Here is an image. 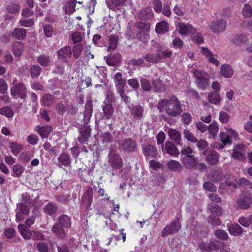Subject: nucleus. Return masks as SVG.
Masks as SVG:
<instances>
[{"mask_svg": "<svg viewBox=\"0 0 252 252\" xmlns=\"http://www.w3.org/2000/svg\"><path fill=\"white\" fill-rule=\"evenodd\" d=\"M215 236L220 239L225 240L228 237V235L226 232L222 230H218L215 232Z\"/></svg>", "mask_w": 252, "mask_h": 252, "instance_id": "55", "label": "nucleus"}, {"mask_svg": "<svg viewBox=\"0 0 252 252\" xmlns=\"http://www.w3.org/2000/svg\"><path fill=\"white\" fill-rule=\"evenodd\" d=\"M158 109L160 112H165L170 117H176L182 112L180 101L175 97L169 99H162L158 103Z\"/></svg>", "mask_w": 252, "mask_h": 252, "instance_id": "1", "label": "nucleus"}, {"mask_svg": "<svg viewBox=\"0 0 252 252\" xmlns=\"http://www.w3.org/2000/svg\"><path fill=\"white\" fill-rule=\"evenodd\" d=\"M113 79L115 83L117 92H121L125 85V82L123 80L122 74L120 72L116 73L113 76Z\"/></svg>", "mask_w": 252, "mask_h": 252, "instance_id": "10", "label": "nucleus"}, {"mask_svg": "<svg viewBox=\"0 0 252 252\" xmlns=\"http://www.w3.org/2000/svg\"><path fill=\"white\" fill-rule=\"evenodd\" d=\"M109 163L111 166L116 168H120L122 164L120 157L117 154L110 157Z\"/></svg>", "mask_w": 252, "mask_h": 252, "instance_id": "20", "label": "nucleus"}, {"mask_svg": "<svg viewBox=\"0 0 252 252\" xmlns=\"http://www.w3.org/2000/svg\"><path fill=\"white\" fill-rule=\"evenodd\" d=\"M37 248L40 252H48V247L46 243L39 242L37 245Z\"/></svg>", "mask_w": 252, "mask_h": 252, "instance_id": "64", "label": "nucleus"}, {"mask_svg": "<svg viewBox=\"0 0 252 252\" xmlns=\"http://www.w3.org/2000/svg\"><path fill=\"white\" fill-rule=\"evenodd\" d=\"M57 209V206L55 204L49 203L45 206L44 212L46 214L52 215L56 212Z\"/></svg>", "mask_w": 252, "mask_h": 252, "instance_id": "37", "label": "nucleus"}, {"mask_svg": "<svg viewBox=\"0 0 252 252\" xmlns=\"http://www.w3.org/2000/svg\"><path fill=\"white\" fill-rule=\"evenodd\" d=\"M220 71L221 75L225 77H230L233 73L231 66L228 64L222 65L221 67Z\"/></svg>", "mask_w": 252, "mask_h": 252, "instance_id": "29", "label": "nucleus"}, {"mask_svg": "<svg viewBox=\"0 0 252 252\" xmlns=\"http://www.w3.org/2000/svg\"><path fill=\"white\" fill-rule=\"evenodd\" d=\"M203 188L210 192H215L216 190V187L210 182H205L203 185Z\"/></svg>", "mask_w": 252, "mask_h": 252, "instance_id": "61", "label": "nucleus"}, {"mask_svg": "<svg viewBox=\"0 0 252 252\" xmlns=\"http://www.w3.org/2000/svg\"><path fill=\"white\" fill-rule=\"evenodd\" d=\"M152 82L155 90L156 91H160L162 86L161 80L158 79V78H156L155 79H153Z\"/></svg>", "mask_w": 252, "mask_h": 252, "instance_id": "57", "label": "nucleus"}, {"mask_svg": "<svg viewBox=\"0 0 252 252\" xmlns=\"http://www.w3.org/2000/svg\"><path fill=\"white\" fill-rule=\"evenodd\" d=\"M219 129V126L216 121H213L208 127V132L210 138L213 139L217 136Z\"/></svg>", "mask_w": 252, "mask_h": 252, "instance_id": "14", "label": "nucleus"}, {"mask_svg": "<svg viewBox=\"0 0 252 252\" xmlns=\"http://www.w3.org/2000/svg\"><path fill=\"white\" fill-rule=\"evenodd\" d=\"M146 156L154 157L157 155L156 149L152 145H148L143 148Z\"/></svg>", "mask_w": 252, "mask_h": 252, "instance_id": "33", "label": "nucleus"}, {"mask_svg": "<svg viewBox=\"0 0 252 252\" xmlns=\"http://www.w3.org/2000/svg\"><path fill=\"white\" fill-rule=\"evenodd\" d=\"M58 160L61 165L64 166H68L71 163L70 158L68 155L66 153L61 154L58 158Z\"/></svg>", "mask_w": 252, "mask_h": 252, "instance_id": "21", "label": "nucleus"}, {"mask_svg": "<svg viewBox=\"0 0 252 252\" xmlns=\"http://www.w3.org/2000/svg\"><path fill=\"white\" fill-rule=\"evenodd\" d=\"M191 38L194 41L198 43H202L203 42V38L201 36V34L196 32V30H195V32L194 33L191 34Z\"/></svg>", "mask_w": 252, "mask_h": 252, "instance_id": "51", "label": "nucleus"}, {"mask_svg": "<svg viewBox=\"0 0 252 252\" xmlns=\"http://www.w3.org/2000/svg\"><path fill=\"white\" fill-rule=\"evenodd\" d=\"M11 94L15 98H24L26 94V90L22 84H17L12 86L11 89Z\"/></svg>", "mask_w": 252, "mask_h": 252, "instance_id": "5", "label": "nucleus"}, {"mask_svg": "<svg viewBox=\"0 0 252 252\" xmlns=\"http://www.w3.org/2000/svg\"><path fill=\"white\" fill-rule=\"evenodd\" d=\"M165 151L168 154L178 157L180 152L175 145L170 141H167L165 145Z\"/></svg>", "mask_w": 252, "mask_h": 252, "instance_id": "12", "label": "nucleus"}, {"mask_svg": "<svg viewBox=\"0 0 252 252\" xmlns=\"http://www.w3.org/2000/svg\"><path fill=\"white\" fill-rule=\"evenodd\" d=\"M64 228L60 225L56 224L53 226L52 230L58 238H63L66 236V231Z\"/></svg>", "mask_w": 252, "mask_h": 252, "instance_id": "17", "label": "nucleus"}, {"mask_svg": "<svg viewBox=\"0 0 252 252\" xmlns=\"http://www.w3.org/2000/svg\"><path fill=\"white\" fill-rule=\"evenodd\" d=\"M138 17L143 20H147L151 18L153 16V13L150 8H146L139 11Z\"/></svg>", "mask_w": 252, "mask_h": 252, "instance_id": "19", "label": "nucleus"}, {"mask_svg": "<svg viewBox=\"0 0 252 252\" xmlns=\"http://www.w3.org/2000/svg\"><path fill=\"white\" fill-rule=\"evenodd\" d=\"M167 167L171 171L179 172L182 169V166L180 163L176 160H169L167 164Z\"/></svg>", "mask_w": 252, "mask_h": 252, "instance_id": "18", "label": "nucleus"}, {"mask_svg": "<svg viewBox=\"0 0 252 252\" xmlns=\"http://www.w3.org/2000/svg\"><path fill=\"white\" fill-rule=\"evenodd\" d=\"M207 156L206 159L208 163L210 164H215L218 159V155L216 152L214 151H206L203 153Z\"/></svg>", "mask_w": 252, "mask_h": 252, "instance_id": "13", "label": "nucleus"}, {"mask_svg": "<svg viewBox=\"0 0 252 252\" xmlns=\"http://www.w3.org/2000/svg\"><path fill=\"white\" fill-rule=\"evenodd\" d=\"M137 38L141 42H145L148 41L149 37L146 32L140 31L137 34Z\"/></svg>", "mask_w": 252, "mask_h": 252, "instance_id": "49", "label": "nucleus"}, {"mask_svg": "<svg viewBox=\"0 0 252 252\" xmlns=\"http://www.w3.org/2000/svg\"><path fill=\"white\" fill-rule=\"evenodd\" d=\"M24 49V46L22 42H15L13 44V54L16 57H19L21 55Z\"/></svg>", "mask_w": 252, "mask_h": 252, "instance_id": "30", "label": "nucleus"}, {"mask_svg": "<svg viewBox=\"0 0 252 252\" xmlns=\"http://www.w3.org/2000/svg\"><path fill=\"white\" fill-rule=\"evenodd\" d=\"M59 224L64 228H69L71 226V221L68 216L65 215L61 216L59 218Z\"/></svg>", "mask_w": 252, "mask_h": 252, "instance_id": "23", "label": "nucleus"}, {"mask_svg": "<svg viewBox=\"0 0 252 252\" xmlns=\"http://www.w3.org/2000/svg\"><path fill=\"white\" fill-rule=\"evenodd\" d=\"M12 35L16 39L22 40L24 39L26 36V31L23 28H16L12 32Z\"/></svg>", "mask_w": 252, "mask_h": 252, "instance_id": "24", "label": "nucleus"}, {"mask_svg": "<svg viewBox=\"0 0 252 252\" xmlns=\"http://www.w3.org/2000/svg\"><path fill=\"white\" fill-rule=\"evenodd\" d=\"M81 136L78 137V140L82 143L86 142L90 136L91 133L89 129H87L84 131H81Z\"/></svg>", "mask_w": 252, "mask_h": 252, "instance_id": "38", "label": "nucleus"}, {"mask_svg": "<svg viewBox=\"0 0 252 252\" xmlns=\"http://www.w3.org/2000/svg\"><path fill=\"white\" fill-rule=\"evenodd\" d=\"M18 229L24 239H29L32 236V232L24 224L18 225Z\"/></svg>", "mask_w": 252, "mask_h": 252, "instance_id": "26", "label": "nucleus"}, {"mask_svg": "<svg viewBox=\"0 0 252 252\" xmlns=\"http://www.w3.org/2000/svg\"><path fill=\"white\" fill-rule=\"evenodd\" d=\"M12 171V176L19 177L23 173L24 168L19 164H15L13 167Z\"/></svg>", "mask_w": 252, "mask_h": 252, "instance_id": "35", "label": "nucleus"}, {"mask_svg": "<svg viewBox=\"0 0 252 252\" xmlns=\"http://www.w3.org/2000/svg\"><path fill=\"white\" fill-rule=\"evenodd\" d=\"M183 134L185 137L189 141L192 142H197L198 140L194 134L189 130L185 129L184 130Z\"/></svg>", "mask_w": 252, "mask_h": 252, "instance_id": "42", "label": "nucleus"}, {"mask_svg": "<svg viewBox=\"0 0 252 252\" xmlns=\"http://www.w3.org/2000/svg\"><path fill=\"white\" fill-rule=\"evenodd\" d=\"M143 113V108L140 106H135L132 108V113L136 116H141Z\"/></svg>", "mask_w": 252, "mask_h": 252, "instance_id": "62", "label": "nucleus"}, {"mask_svg": "<svg viewBox=\"0 0 252 252\" xmlns=\"http://www.w3.org/2000/svg\"><path fill=\"white\" fill-rule=\"evenodd\" d=\"M53 102V97L52 95L49 94H46L43 97L41 101V104L45 106H49Z\"/></svg>", "mask_w": 252, "mask_h": 252, "instance_id": "34", "label": "nucleus"}, {"mask_svg": "<svg viewBox=\"0 0 252 252\" xmlns=\"http://www.w3.org/2000/svg\"><path fill=\"white\" fill-rule=\"evenodd\" d=\"M193 74L197 79V83L199 87L205 89L208 85L209 75L201 70H195Z\"/></svg>", "mask_w": 252, "mask_h": 252, "instance_id": "3", "label": "nucleus"}, {"mask_svg": "<svg viewBox=\"0 0 252 252\" xmlns=\"http://www.w3.org/2000/svg\"><path fill=\"white\" fill-rule=\"evenodd\" d=\"M177 29L182 36L191 34L195 32V29L191 25L183 22L177 24Z\"/></svg>", "mask_w": 252, "mask_h": 252, "instance_id": "4", "label": "nucleus"}, {"mask_svg": "<svg viewBox=\"0 0 252 252\" xmlns=\"http://www.w3.org/2000/svg\"><path fill=\"white\" fill-rule=\"evenodd\" d=\"M201 53L208 59V62L215 65L218 66L220 64L219 61L216 58L217 55L214 54L208 48L202 47H201Z\"/></svg>", "mask_w": 252, "mask_h": 252, "instance_id": "6", "label": "nucleus"}, {"mask_svg": "<svg viewBox=\"0 0 252 252\" xmlns=\"http://www.w3.org/2000/svg\"><path fill=\"white\" fill-rule=\"evenodd\" d=\"M168 136L171 140L179 144L181 141V134L176 130L170 129L168 131Z\"/></svg>", "mask_w": 252, "mask_h": 252, "instance_id": "25", "label": "nucleus"}, {"mask_svg": "<svg viewBox=\"0 0 252 252\" xmlns=\"http://www.w3.org/2000/svg\"><path fill=\"white\" fill-rule=\"evenodd\" d=\"M83 49L81 44H78L73 47L72 49L73 55L75 58H78L80 55Z\"/></svg>", "mask_w": 252, "mask_h": 252, "instance_id": "48", "label": "nucleus"}, {"mask_svg": "<svg viewBox=\"0 0 252 252\" xmlns=\"http://www.w3.org/2000/svg\"><path fill=\"white\" fill-rule=\"evenodd\" d=\"M102 108L104 116L107 119H110L114 112V109L112 105L106 104L105 102H104V105L102 106Z\"/></svg>", "mask_w": 252, "mask_h": 252, "instance_id": "27", "label": "nucleus"}, {"mask_svg": "<svg viewBox=\"0 0 252 252\" xmlns=\"http://www.w3.org/2000/svg\"><path fill=\"white\" fill-rule=\"evenodd\" d=\"M118 37L116 35H112L109 39V49L110 50H114L117 47V43Z\"/></svg>", "mask_w": 252, "mask_h": 252, "instance_id": "44", "label": "nucleus"}, {"mask_svg": "<svg viewBox=\"0 0 252 252\" xmlns=\"http://www.w3.org/2000/svg\"><path fill=\"white\" fill-rule=\"evenodd\" d=\"M44 32L45 36L48 37H51L53 33V28L50 25H45L44 27Z\"/></svg>", "mask_w": 252, "mask_h": 252, "instance_id": "52", "label": "nucleus"}, {"mask_svg": "<svg viewBox=\"0 0 252 252\" xmlns=\"http://www.w3.org/2000/svg\"><path fill=\"white\" fill-rule=\"evenodd\" d=\"M71 52L72 49L70 46L64 47L58 51V58L66 62L71 57Z\"/></svg>", "mask_w": 252, "mask_h": 252, "instance_id": "9", "label": "nucleus"}, {"mask_svg": "<svg viewBox=\"0 0 252 252\" xmlns=\"http://www.w3.org/2000/svg\"><path fill=\"white\" fill-rule=\"evenodd\" d=\"M208 209L212 215L220 216L222 214V210L221 208L214 203H210L208 205Z\"/></svg>", "mask_w": 252, "mask_h": 252, "instance_id": "32", "label": "nucleus"}, {"mask_svg": "<svg viewBox=\"0 0 252 252\" xmlns=\"http://www.w3.org/2000/svg\"><path fill=\"white\" fill-rule=\"evenodd\" d=\"M221 100L220 95L216 92H211L208 95V100L212 104H219Z\"/></svg>", "mask_w": 252, "mask_h": 252, "instance_id": "28", "label": "nucleus"}, {"mask_svg": "<svg viewBox=\"0 0 252 252\" xmlns=\"http://www.w3.org/2000/svg\"><path fill=\"white\" fill-rule=\"evenodd\" d=\"M226 26L225 21L223 20H218L213 21L210 23L209 27L211 31L216 33L223 31Z\"/></svg>", "mask_w": 252, "mask_h": 252, "instance_id": "7", "label": "nucleus"}, {"mask_svg": "<svg viewBox=\"0 0 252 252\" xmlns=\"http://www.w3.org/2000/svg\"><path fill=\"white\" fill-rule=\"evenodd\" d=\"M169 26L167 22L161 21L156 25L155 30L158 34H164L168 31Z\"/></svg>", "mask_w": 252, "mask_h": 252, "instance_id": "16", "label": "nucleus"}, {"mask_svg": "<svg viewBox=\"0 0 252 252\" xmlns=\"http://www.w3.org/2000/svg\"><path fill=\"white\" fill-rule=\"evenodd\" d=\"M251 203V199L249 197H246L243 200L237 202V206L242 209L248 208Z\"/></svg>", "mask_w": 252, "mask_h": 252, "instance_id": "43", "label": "nucleus"}, {"mask_svg": "<svg viewBox=\"0 0 252 252\" xmlns=\"http://www.w3.org/2000/svg\"><path fill=\"white\" fill-rule=\"evenodd\" d=\"M71 38L74 43L80 42L83 38V35L80 32H75L72 34Z\"/></svg>", "mask_w": 252, "mask_h": 252, "instance_id": "54", "label": "nucleus"}, {"mask_svg": "<svg viewBox=\"0 0 252 252\" xmlns=\"http://www.w3.org/2000/svg\"><path fill=\"white\" fill-rule=\"evenodd\" d=\"M19 6L15 3H10L7 7V10L8 12L14 14L18 12Z\"/></svg>", "mask_w": 252, "mask_h": 252, "instance_id": "53", "label": "nucleus"}, {"mask_svg": "<svg viewBox=\"0 0 252 252\" xmlns=\"http://www.w3.org/2000/svg\"><path fill=\"white\" fill-rule=\"evenodd\" d=\"M137 27L143 30L144 32H148L150 28V24L147 22H139L137 24Z\"/></svg>", "mask_w": 252, "mask_h": 252, "instance_id": "56", "label": "nucleus"}, {"mask_svg": "<svg viewBox=\"0 0 252 252\" xmlns=\"http://www.w3.org/2000/svg\"><path fill=\"white\" fill-rule=\"evenodd\" d=\"M10 148L12 153L15 155H18L21 151L23 149L22 145L16 142H11L10 143Z\"/></svg>", "mask_w": 252, "mask_h": 252, "instance_id": "31", "label": "nucleus"}, {"mask_svg": "<svg viewBox=\"0 0 252 252\" xmlns=\"http://www.w3.org/2000/svg\"><path fill=\"white\" fill-rule=\"evenodd\" d=\"M227 131L229 133V134L224 132L220 133L219 137L221 143L218 142H215L213 145V148L217 149H222L225 145L231 143L232 137L234 135L235 131L232 129H228Z\"/></svg>", "mask_w": 252, "mask_h": 252, "instance_id": "2", "label": "nucleus"}, {"mask_svg": "<svg viewBox=\"0 0 252 252\" xmlns=\"http://www.w3.org/2000/svg\"><path fill=\"white\" fill-rule=\"evenodd\" d=\"M219 120L222 123H227L229 120V116L226 112L221 111L219 113Z\"/></svg>", "mask_w": 252, "mask_h": 252, "instance_id": "50", "label": "nucleus"}, {"mask_svg": "<svg viewBox=\"0 0 252 252\" xmlns=\"http://www.w3.org/2000/svg\"><path fill=\"white\" fill-rule=\"evenodd\" d=\"M76 0H71L67 2L65 5V11L67 13H73L75 9Z\"/></svg>", "mask_w": 252, "mask_h": 252, "instance_id": "39", "label": "nucleus"}, {"mask_svg": "<svg viewBox=\"0 0 252 252\" xmlns=\"http://www.w3.org/2000/svg\"><path fill=\"white\" fill-rule=\"evenodd\" d=\"M193 151L192 149L189 147H186L182 149L181 151V154L182 157L183 156H192V154Z\"/></svg>", "mask_w": 252, "mask_h": 252, "instance_id": "59", "label": "nucleus"}, {"mask_svg": "<svg viewBox=\"0 0 252 252\" xmlns=\"http://www.w3.org/2000/svg\"><path fill=\"white\" fill-rule=\"evenodd\" d=\"M181 228V224L178 220H175L170 225L166 226L162 232V236L165 237L178 232Z\"/></svg>", "mask_w": 252, "mask_h": 252, "instance_id": "8", "label": "nucleus"}, {"mask_svg": "<svg viewBox=\"0 0 252 252\" xmlns=\"http://www.w3.org/2000/svg\"><path fill=\"white\" fill-rule=\"evenodd\" d=\"M151 3L156 12L159 13L161 12L162 4L160 0H152Z\"/></svg>", "mask_w": 252, "mask_h": 252, "instance_id": "41", "label": "nucleus"}, {"mask_svg": "<svg viewBox=\"0 0 252 252\" xmlns=\"http://www.w3.org/2000/svg\"><path fill=\"white\" fill-rule=\"evenodd\" d=\"M20 158L24 162H28L31 158V154L29 152H23L20 156Z\"/></svg>", "mask_w": 252, "mask_h": 252, "instance_id": "63", "label": "nucleus"}, {"mask_svg": "<svg viewBox=\"0 0 252 252\" xmlns=\"http://www.w3.org/2000/svg\"><path fill=\"white\" fill-rule=\"evenodd\" d=\"M146 61L150 63H157L161 59V55L159 53H149L145 56Z\"/></svg>", "mask_w": 252, "mask_h": 252, "instance_id": "22", "label": "nucleus"}, {"mask_svg": "<svg viewBox=\"0 0 252 252\" xmlns=\"http://www.w3.org/2000/svg\"><path fill=\"white\" fill-rule=\"evenodd\" d=\"M37 129L38 133L42 138H46L52 130L51 127L49 126H38Z\"/></svg>", "mask_w": 252, "mask_h": 252, "instance_id": "15", "label": "nucleus"}, {"mask_svg": "<svg viewBox=\"0 0 252 252\" xmlns=\"http://www.w3.org/2000/svg\"><path fill=\"white\" fill-rule=\"evenodd\" d=\"M50 58L48 56L41 55L37 58L38 63L43 66H47L49 63Z\"/></svg>", "mask_w": 252, "mask_h": 252, "instance_id": "40", "label": "nucleus"}, {"mask_svg": "<svg viewBox=\"0 0 252 252\" xmlns=\"http://www.w3.org/2000/svg\"><path fill=\"white\" fill-rule=\"evenodd\" d=\"M41 73V68L38 65H33L31 68V74L32 77H37Z\"/></svg>", "mask_w": 252, "mask_h": 252, "instance_id": "46", "label": "nucleus"}, {"mask_svg": "<svg viewBox=\"0 0 252 252\" xmlns=\"http://www.w3.org/2000/svg\"><path fill=\"white\" fill-rule=\"evenodd\" d=\"M126 0H112V5L110 8L113 10L116 8L119 9L118 7L121 5H124L126 3Z\"/></svg>", "mask_w": 252, "mask_h": 252, "instance_id": "47", "label": "nucleus"}, {"mask_svg": "<svg viewBox=\"0 0 252 252\" xmlns=\"http://www.w3.org/2000/svg\"><path fill=\"white\" fill-rule=\"evenodd\" d=\"M0 113L8 118L13 116V112L12 110L8 107H4L0 110Z\"/></svg>", "mask_w": 252, "mask_h": 252, "instance_id": "45", "label": "nucleus"}, {"mask_svg": "<svg viewBox=\"0 0 252 252\" xmlns=\"http://www.w3.org/2000/svg\"><path fill=\"white\" fill-rule=\"evenodd\" d=\"M142 89L145 91H149L151 88L150 81L146 79H142L140 81Z\"/></svg>", "mask_w": 252, "mask_h": 252, "instance_id": "58", "label": "nucleus"}, {"mask_svg": "<svg viewBox=\"0 0 252 252\" xmlns=\"http://www.w3.org/2000/svg\"><path fill=\"white\" fill-rule=\"evenodd\" d=\"M135 147V142L131 139H126L123 143V148L127 151H131Z\"/></svg>", "mask_w": 252, "mask_h": 252, "instance_id": "36", "label": "nucleus"}, {"mask_svg": "<svg viewBox=\"0 0 252 252\" xmlns=\"http://www.w3.org/2000/svg\"><path fill=\"white\" fill-rule=\"evenodd\" d=\"M181 158L183 164L187 168H192L196 165V160L193 156H183Z\"/></svg>", "mask_w": 252, "mask_h": 252, "instance_id": "11", "label": "nucleus"}, {"mask_svg": "<svg viewBox=\"0 0 252 252\" xmlns=\"http://www.w3.org/2000/svg\"><path fill=\"white\" fill-rule=\"evenodd\" d=\"M19 24L21 26L26 27H29L32 26L34 24V21L32 19L28 20H20Z\"/></svg>", "mask_w": 252, "mask_h": 252, "instance_id": "60", "label": "nucleus"}]
</instances>
